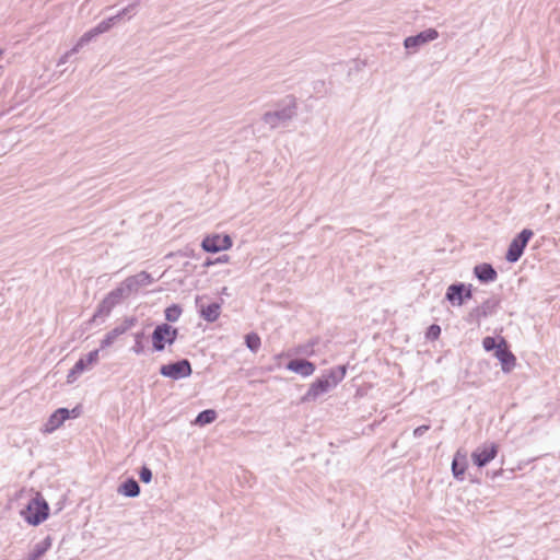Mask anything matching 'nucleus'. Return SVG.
<instances>
[{
    "instance_id": "nucleus-1",
    "label": "nucleus",
    "mask_w": 560,
    "mask_h": 560,
    "mask_svg": "<svg viewBox=\"0 0 560 560\" xmlns=\"http://www.w3.org/2000/svg\"><path fill=\"white\" fill-rule=\"evenodd\" d=\"M19 498L27 497V502L20 511V516L31 526L43 524L49 516V505L39 492L22 489Z\"/></svg>"
},
{
    "instance_id": "nucleus-2",
    "label": "nucleus",
    "mask_w": 560,
    "mask_h": 560,
    "mask_svg": "<svg viewBox=\"0 0 560 560\" xmlns=\"http://www.w3.org/2000/svg\"><path fill=\"white\" fill-rule=\"evenodd\" d=\"M346 366H335L328 371H325L320 377L314 381L305 395L301 398L303 402L315 401L319 396L330 392L345 378Z\"/></svg>"
},
{
    "instance_id": "nucleus-3",
    "label": "nucleus",
    "mask_w": 560,
    "mask_h": 560,
    "mask_svg": "<svg viewBox=\"0 0 560 560\" xmlns=\"http://www.w3.org/2000/svg\"><path fill=\"white\" fill-rule=\"evenodd\" d=\"M296 115V103L289 98L280 107L264 114V122L271 129L287 126Z\"/></svg>"
},
{
    "instance_id": "nucleus-4",
    "label": "nucleus",
    "mask_w": 560,
    "mask_h": 560,
    "mask_svg": "<svg viewBox=\"0 0 560 560\" xmlns=\"http://www.w3.org/2000/svg\"><path fill=\"white\" fill-rule=\"evenodd\" d=\"M80 407H74L72 409L58 408L49 416L47 421L42 425L40 432L43 434H51L52 432L61 428L66 420L77 419L80 416Z\"/></svg>"
},
{
    "instance_id": "nucleus-5",
    "label": "nucleus",
    "mask_w": 560,
    "mask_h": 560,
    "mask_svg": "<svg viewBox=\"0 0 560 560\" xmlns=\"http://www.w3.org/2000/svg\"><path fill=\"white\" fill-rule=\"evenodd\" d=\"M137 323V317L125 316L114 328L105 334L104 338L100 342L101 349L112 347L120 336L132 329Z\"/></svg>"
},
{
    "instance_id": "nucleus-6",
    "label": "nucleus",
    "mask_w": 560,
    "mask_h": 560,
    "mask_svg": "<svg viewBox=\"0 0 560 560\" xmlns=\"http://www.w3.org/2000/svg\"><path fill=\"white\" fill-rule=\"evenodd\" d=\"M439 38V32L435 28H427L417 35L408 36L404 39V47L408 54L412 55L420 50L424 45Z\"/></svg>"
},
{
    "instance_id": "nucleus-7",
    "label": "nucleus",
    "mask_w": 560,
    "mask_h": 560,
    "mask_svg": "<svg viewBox=\"0 0 560 560\" xmlns=\"http://www.w3.org/2000/svg\"><path fill=\"white\" fill-rule=\"evenodd\" d=\"M534 233L529 229H524L521 233H518L510 243L508 248L505 259L509 262H516L523 255L525 247L527 246L529 240L533 237Z\"/></svg>"
},
{
    "instance_id": "nucleus-8",
    "label": "nucleus",
    "mask_w": 560,
    "mask_h": 560,
    "mask_svg": "<svg viewBox=\"0 0 560 560\" xmlns=\"http://www.w3.org/2000/svg\"><path fill=\"white\" fill-rule=\"evenodd\" d=\"M130 295L127 292L124 284L120 282L117 288L107 293V295L100 303L97 308V315L108 316L112 310L121 303L124 300L128 299Z\"/></svg>"
},
{
    "instance_id": "nucleus-9",
    "label": "nucleus",
    "mask_w": 560,
    "mask_h": 560,
    "mask_svg": "<svg viewBox=\"0 0 560 560\" xmlns=\"http://www.w3.org/2000/svg\"><path fill=\"white\" fill-rule=\"evenodd\" d=\"M177 337V329L167 324L158 325L152 334V345L155 351H163L165 345H172Z\"/></svg>"
},
{
    "instance_id": "nucleus-10",
    "label": "nucleus",
    "mask_w": 560,
    "mask_h": 560,
    "mask_svg": "<svg viewBox=\"0 0 560 560\" xmlns=\"http://www.w3.org/2000/svg\"><path fill=\"white\" fill-rule=\"evenodd\" d=\"M191 372V365L186 359L175 363L164 364L160 369L161 375L175 381L190 376Z\"/></svg>"
},
{
    "instance_id": "nucleus-11",
    "label": "nucleus",
    "mask_w": 560,
    "mask_h": 560,
    "mask_svg": "<svg viewBox=\"0 0 560 560\" xmlns=\"http://www.w3.org/2000/svg\"><path fill=\"white\" fill-rule=\"evenodd\" d=\"M100 350H93L85 357L79 359L67 375V382L73 383L83 372L90 370L94 364L98 362Z\"/></svg>"
},
{
    "instance_id": "nucleus-12",
    "label": "nucleus",
    "mask_w": 560,
    "mask_h": 560,
    "mask_svg": "<svg viewBox=\"0 0 560 560\" xmlns=\"http://www.w3.org/2000/svg\"><path fill=\"white\" fill-rule=\"evenodd\" d=\"M232 238L228 235L212 234L206 236L201 242V247L207 253H219L232 247Z\"/></svg>"
},
{
    "instance_id": "nucleus-13",
    "label": "nucleus",
    "mask_w": 560,
    "mask_h": 560,
    "mask_svg": "<svg viewBox=\"0 0 560 560\" xmlns=\"http://www.w3.org/2000/svg\"><path fill=\"white\" fill-rule=\"evenodd\" d=\"M497 454L498 445L493 442H486L471 453V459L476 466L483 467L494 459Z\"/></svg>"
},
{
    "instance_id": "nucleus-14",
    "label": "nucleus",
    "mask_w": 560,
    "mask_h": 560,
    "mask_svg": "<svg viewBox=\"0 0 560 560\" xmlns=\"http://www.w3.org/2000/svg\"><path fill=\"white\" fill-rule=\"evenodd\" d=\"M153 282L154 278L147 271H140L121 281L130 296L137 294L142 288H145Z\"/></svg>"
},
{
    "instance_id": "nucleus-15",
    "label": "nucleus",
    "mask_w": 560,
    "mask_h": 560,
    "mask_svg": "<svg viewBox=\"0 0 560 560\" xmlns=\"http://www.w3.org/2000/svg\"><path fill=\"white\" fill-rule=\"evenodd\" d=\"M494 355L501 362L502 370L504 372H510L514 368L515 357L511 351L506 349L505 340L502 337L499 338V345Z\"/></svg>"
},
{
    "instance_id": "nucleus-16",
    "label": "nucleus",
    "mask_w": 560,
    "mask_h": 560,
    "mask_svg": "<svg viewBox=\"0 0 560 560\" xmlns=\"http://www.w3.org/2000/svg\"><path fill=\"white\" fill-rule=\"evenodd\" d=\"M287 369L304 377H307L315 372V365L312 362L302 359L291 360L288 363Z\"/></svg>"
},
{
    "instance_id": "nucleus-17",
    "label": "nucleus",
    "mask_w": 560,
    "mask_h": 560,
    "mask_svg": "<svg viewBox=\"0 0 560 560\" xmlns=\"http://www.w3.org/2000/svg\"><path fill=\"white\" fill-rule=\"evenodd\" d=\"M465 283L451 284L445 294V299L454 306H460L464 303Z\"/></svg>"
},
{
    "instance_id": "nucleus-18",
    "label": "nucleus",
    "mask_w": 560,
    "mask_h": 560,
    "mask_svg": "<svg viewBox=\"0 0 560 560\" xmlns=\"http://www.w3.org/2000/svg\"><path fill=\"white\" fill-rule=\"evenodd\" d=\"M196 303L199 307L200 315L205 320H207L209 323H213L219 318V316L221 314L220 304L211 303L206 306V305L199 304V298L196 299Z\"/></svg>"
},
{
    "instance_id": "nucleus-19",
    "label": "nucleus",
    "mask_w": 560,
    "mask_h": 560,
    "mask_svg": "<svg viewBox=\"0 0 560 560\" xmlns=\"http://www.w3.org/2000/svg\"><path fill=\"white\" fill-rule=\"evenodd\" d=\"M474 273L481 282L486 283L493 282L498 277L497 271L489 264H480L475 266Z\"/></svg>"
},
{
    "instance_id": "nucleus-20",
    "label": "nucleus",
    "mask_w": 560,
    "mask_h": 560,
    "mask_svg": "<svg viewBox=\"0 0 560 560\" xmlns=\"http://www.w3.org/2000/svg\"><path fill=\"white\" fill-rule=\"evenodd\" d=\"M51 545L52 538L50 536H46L43 540L34 545L26 560H39L51 548Z\"/></svg>"
},
{
    "instance_id": "nucleus-21",
    "label": "nucleus",
    "mask_w": 560,
    "mask_h": 560,
    "mask_svg": "<svg viewBox=\"0 0 560 560\" xmlns=\"http://www.w3.org/2000/svg\"><path fill=\"white\" fill-rule=\"evenodd\" d=\"M467 467L466 454L457 451L452 463V472L457 480L464 479V474Z\"/></svg>"
},
{
    "instance_id": "nucleus-22",
    "label": "nucleus",
    "mask_w": 560,
    "mask_h": 560,
    "mask_svg": "<svg viewBox=\"0 0 560 560\" xmlns=\"http://www.w3.org/2000/svg\"><path fill=\"white\" fill-rule=\"evenodd\" d=\"M118 493L128 498H135L139 495L140 487L135 479H128L119 486Z\"/></svg>"
},
{
    "instance_id": "nucleus-23",
    "label": "nucleus",
    "mask_w": 560,
    "mask_h": 560,
    "mask_svg": "<svg viewBox=\"0 0 560 560\" xmlns=\"http://www.w3.org/2000/svg\"><path fill=\"white\" fill-rule=\"evenodd\" d=\"M215 419H217V412L212 409H207V410L201 411L197 416L194 423L202 427V425L212 423Z\"/></svg>"
},
{
    "instance_id": "nucleus-24",
    "label": "nucleus",
    "mask_w": 560,
    "mask_h": 560,
    "mask_svg": "<svg viewBox=\"0 0 560 560\" xmlns=\"http://www.w3.org/2000/svg\"><path fill=\"white\" fill-rule=\"evenodd\" d=\"M133 337V345L130 348V351L135 353L136 355H140L144 353V332L138 331L132 335Z\"/></svg>"
},
{
    "instance_id": "nucleus-25",
    "label": "nucleus",
    "mask_w": 560,
    "mask_h": 560,
    "mask_svg": "<svg viewBox=\"0 0 560 560\" xmlns=\"http://www.w3.org/2000/svg\"><path fill=\"white\" fill-rule=\"evenodd\" d=\"M97 35L95 33L94 28H91L90 31L85 32L77 42V44L72 47V51L79 52V50L88 45L91 40H93Z\"/></svg>"
},
{
    "instance_id": "nucleus-26",
    "label": "nucleus",
    "mask_w": 560,
    "mask_h": 560,
    "mask_svg": "<svg viewBox=\"0 0 560 560\" xmlns=\"http://www.w3.org/2000/svg\"><path fill=\"white\" fill-rule=\"evenodd\" d=\"M245 343L252 352L256 353L261 346V340L256 332H250L245 336Z\"/></svg>"
},
{
    "instance_id": "nucleus-27",
    "label": "nucleus",
    "mask_w": 560,
    "mask_h": 560,
    "mask_svg": "<svg viewBox=\"0 0 560 560\" xmlns=\"http://www.w3.org/2000/svg\"><path fill=\"white\" fill-rule=\"evenodd\" d=\"M116 21H118V20L114 15L106 20H103L93 28L95 30V33H97V35H101L103 33L108 32L113 27V25L115 24Z\"/></svg>"
},
{
    "instance_id": "nucleus-28",
    "label": "nucleus",
    "mask_w": 560,
    "mask_h": 560,
    "mask_svg": "<svg viewBox=\"0 0 560 560\" xmlns=\"http://www.w3.org/2000/svg\"><path fill=\"white\" fill-rule=\"evenodd\" d=\"M180 315L182 308L176 304L171 305L165 310V318L168 322H177Z\"/></svg>"
},
{
    "instance_id": "nucleus-29",
    "label": "nucleus",
    "mask_w": 560,
    "mask_h": 560,
    "mask_svg": "<svg viewBox=\"0 0 560 560\" xmlns=\"http://www.w3.org/2000/svg\"><path fill=\"white\" fill-rule=\"evenodd\" d=\"M499 341L493 337H486L482 340V347L486 351H492L498 349Z\"/></svg>"
},
{
    "instance_id": "nucleus-30",
    "label": "nucleus",
    "mask_w": 560,
    "mask_h": 560,
    "mask_svg": "<svg viewBox=\"0 0 560 560\" xmlns=\"http://www.w3.org/2000/svg\"><path fill=\"white\" fill-rule=\"evenodd\" d=\"M140 480L144 483H149L152 480V471L147 466H143L139 472Z\"/></svg>"
},
{
    "instance_id": "nucleus-31",
    "label": "nucleus",
    "mask_w": 560,
    "mask_h": 560,
    "mask_svg": "<svg viewBox=\"0 0 560 560\" xmlns=\"http://www.w3.org/2000/svg\"><path fill=\"white\" fill-rule=\"evenodd\" d=\"M138 5V1H135L133 3L129 4L128 7L124 8L121 11H119L115 16L117 20L121 19L127 13L133 11Z\"/></svg>"
},
{
    "instance_id": "nucleus-32",
    "label": "nucleus",
    "mask_w": 560,
    "mask_h": 560,
    "mask_svg": "<svg viewBox=\"0 0 560 560\" xmlns=\"http://www.w3.org/2000/svg\"><path fill=\"white\" fill-rule=\"evenodd\" d=\"M429 428H430L429 425H420V427L416 428L413 430V436L415 438L422 436L429 430Z\"/></svg>"
},
{
    "instance_id": "nucleus-33",
    "label": "nucleus",
    "mask_w": 560,
    "mask_h": 560,
    "mask_svg": "<svg viewBox=\"0 0 560 560\" xmlns=\"http://www.w3.org/2000/svg\"><path fill=\"white\" fill-rule=\"evenodd\" d=\"M74 54H75V52H74V51H72V48H71L69 51L65 52V54L60 57V59L58 60V63H57V65H58V66L65 65V63L69 60V58H70L72 55H74Z\"/></svg>"
},
{
    "instance_id": "nucleus-34",
    "label": "nucleus",
    "mask_w": 560,
    "mask_h": 560,
    "mask_svg": "<svg viewBox=\"0 0 560 560\" xmlns=\"http://www.w3.org/2000/svg\"><path fill=\"white\" fill-rule=\"evenodd\" d=\"M441 332V328L440 326L438 325H432L430 328H429V335L433 338H438L439 335Z\"/></svg>"
},
{
    "instance_id": "nucleus-35",
    "label": "nucleus",
    "mask_w": 560,
    "mask_h": 560,
    "mask_svg": "<svg viewBox=\"0 0 560 560\" xmlns=\"http://www.w3.org/2000/svg\"><path fill=\"white\" fill-rule=\"evenodd\" d=\"M471 284H465L464 301L472 296Z\"/></svg>"
},
{
    "instance_id": "nucleus-36",
    "label": "nucleus",
    "mask_w": 560,
    "mask_h": 560,
    "mask_svg": "<svg viewBox=\"0 0 560 560\" xmlns=\"http://www.w3.org/2000/svg\"><path fill=\"white\" fill-rule=\"evenodd\" d=\"M230 261V257L228 255H222L214 259V262L217 264H226Z\"/></svg>"
},
{
    "instance_id": "nucleus-37",
    "label": "nucleus",
    "mask_w": 560,
    "mask_h": 560,
    "mask_svg": "<svg viewBox=\"0 0 560 560\" xmlns=\"http://www.w3.org/2000/svg\"><path fill=\"white\" fill-rule=\"evenodd\" d=\"M214 264H215L214 260L208 259V260L205 261V267H209V266H212Z\"/></svg>"
},
{
    "instance_id": "nucleus-38",
    "label": "nucleus",
    "mask_w": 560,
    "mask_h": 560,
    "mask_svg": "<svg viewBox=\"0 0 560 560\" xmlns=\"http://www.w3.org/2000/svg\"><path fill=\"white\" fill-rule=\"evenodd\" d=\"M2 54V51L0 50V55Z\"/></svg>"
}]
</instances>
